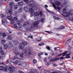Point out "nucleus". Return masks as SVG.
<instances>
[{
	"label": "nucleus",
	"mask_w": 73,
	"mask_h": 73,
	"mask_svg": "<svg viewBox=\"0 0 73 73\" xmlns=\"http://www.w3.org/2000/svg\"><path fill=\"white\" fill-rule=\"evenodd\" d=\"M46 49H47L48 50H50V47L48 46H47L46 47Z\"/></svg>",
	"instance_id": "38"
},
{
	"label": "nucleus",
	"mask_w": 73,
	"mask_h": 73,
	"mask_svg": "<svg viewBox=\"0 0 73 73\" xmlns=\"http://www.w3.org/2000/svg\"><path fill=\"white\" fill-rule=\"evenodd\" d=\"M6 36H7V35H6V34H5V33H3V34H2L3 37H6Z\"/></svg>",
	"instance_id": "40"
},
{
	"label": "nucleus",
	"mask_w": 73,
	"mask_h": 73,
	"mask_svg": "<svg viewBox=\"0 0 73 73\" xmlns=\"http://www.w3.org/2000/svg\"><path fill=\"white\" fill-rule=\"evenodd\" d=\"M23 18H24V19H26V17L25 15H23Z\"/></svg>",
	"instance_id": "56"
},
{
	"label": "nucleus",
	"mask_w": 73,
	"mask_h": 73,
	"mask_svg": "<svg viewBox=\"0 0 73 73\" xmlns=\"http://www.w3.org/2000/svg\"><path fill=\"white\" fill-rule=\"evenodd\" d=\"M14 19L15 21H17V17H14Z\"/></svg>",
	"instance_id": "43"
},
{
	"label": "nucleus",
	"mask_w": 73,
	"mask_h": 73,
	"mask_svg": "<svg viewBox=\"0 0 73 73\" xmlns=\"http://www.w3.org/2000/svg\"><path fill=\"white\" fill-rule=\"evenodd\" d=\"M56 10L57 9H58V10H60V7H56Z\"/></svg>",
	"instance_id": "64"
},
{
	"label": "nucleus",
	"mask_w": 73,
	"mask_h": 73,
	"mask_svg": "<svg viewBox=\"0 0 73 73\" xmlns=\"http://www.w3.org/2000/svg\"><path fill=\"white\" fill-rule=\"evenodd\" d=\"M28 38H33V37L32 35H30L28 36Z\"/></svg>",
	"instance_id": "53"
},
{
	"label": "nucleus",
	"mask_w": 73,
	"mask_h": 73,
	"mask_svg": "<svg viewBox=\"0 0 73 73\" xmlns=\"http://www.w3.org/2000/svg\"><path fill=\"white\" fill-rule=\"evenodd\" d=\"M58 60V58H56V59L54 58L53 59V62H54L55 61H56V60Z\"/></svg>",
	"instance_id": "44"
},
{
	"label": "nucleus",
	"mask_w": 73,
	"mask_h": 73,
	"mask_svg": "<svg viewBox=\"0 0 73 73\" xmlns=\"http://www.w3.org/2000/svg\"><path fill=\"white\" fill-rule=\"evenodd\" d=\"M13 42L14 43V44L15 45H17L19 44V42H18V41L17 40H14Z\"/></svg>",
	"instance_id": "18"
},
{
	"label": "nucleus",
	"mask_w": 73,
	"mask_h": 73,
	"mask_svg": "<svg viewBox=\"0 0 73 73\" xmlns=\"http://www.w3.org/2000/svg\"><path fill=\"white\" fill-rule=\"evenodd\" d=\"M54 19H55L56 20H58L59 21H62V19L58 17H56L55 16L53 17Z\"/></svg>",
	"instance_id": "11"
},
{
	"label": "nucleus",
	"mask_w": 73,
	"mask_h": 73,
	"mask_svg": "<svg viewBox=\"0 0 73 73\" xmlns=\"http://www.w3.org/2000/svg\"><path fill=\"white\" fill-rule=\"evenodd\" d=\"M17 56H14L15 58H13L11 60V62H13V63L15 65V61H16V60H17V59H19V58H15V57H16Z\"/></svg>",
	"instance_id": "8"
},
{
	"label": "nucleus",
	"mask_w": 73,
	"mask_h": 73,
	"mask_svg": "<svg viewBox=\"0 0 73 73\" xmlns=\"http://www.w3.org/2000/svg\"><path fill=\"white\" fill-rule=\"evenodd\" d=\"M65 28V27L64 26H62L61 27H60L58 28V29H60V30H61V29H64Z\"/></svg>",
	"instance_id": "24"
},
{
	"label": "nucleus",
	"mask_w": 73,
	"mask_h": 73,
	"mask_svg": "<svg viewBox=\"0 0 73 73\" xmlns=\"http://www.w3.org/2000/svg\"><path fill=\"white\" fill-rule=\"evenodd\" d=\"M36 40L38 41H41V38L39 37V38H36Z\"/></svg>",
	"instance_id": "32"
},
{
	"label": "nucleus",
	"mask_w": 73,
	"mask_h": 73,
	"mask_svg": "<svg viewBox=\"0 0 73 73\" xmlns=\"http://www.w3.org/2000/svg\"><path fill=\"white\" fill-rule=\"evenodd\" d=\"M67 3H66V2H64L63 3L64 5H67Z\"/></svg>",
	"instance_id": "60"
},
{
	"label": "nucleus",
	"mask_w": 73,
	"mask_h": 73,
	"mask_svg": "<svg viewBox=\"0 0 73 73\" xmlns=\"http://www.w3.org/2000/svg\"><path fill=\"white\" fill-rule=\"evenodd\" d=\"M7 19H8V20H12V19H13V18L12 17L11 15H10V16H8L7 17Z\"/></svg>",
	"instance_id": "21"
},
{
	"label": "nucleus",
	"mask_w": 73,
	"mask_h": 73,
	"mask_svg": "<svg viewBox=\"0 0 73 73\" xmlns=\"http://www.w3.org/2000/svg\"><path fill=\"white\" fill-rule=\"evenodd\" d=\"M20 21H18L17 22V23L18 25H19V26H20Z\"/></svg>",
	"instance_id": "52"
},
{
	"label": "nucleus",
	"mask_w": 73,
	"mask_h": 73,
	"mask_svg": "<svg viewBox=\"0 0 73 73\" xmlns=\"http://www.w3.org/2000/svg\"><path fill=\"white\" fill-rule=\"evenodd\" d=\"M41 17L40 16H38L37 18V21H38L41 20Z\"/></svg>",
	"instance_id": "30"
},
{
	"label": "nucleus",
	"mask_w": 73,
	"mask_h": 73,
	"mask_svg": "<svg viewBox=\"0 0 73 73\" xmlns=\"http://www.w3.org/2000/svg\"><path fill=\"white\" fill-rule=\"evenodd\" d=\"M7 64H8V65H9L10 66H11V65H12L11 63L9 62L7 63Z\"/></svg>",
	"instance_id": "57"
},
{
	"label": "nucleus",
	"mask_w": 73,
	"mask_h": 73,
	"mask_svg": "<svg viewBox=\"0 0 73 73\" xmlns=\"http://www.w3.org/2000/svg\"><path fill=\"white\" fill-rule=\"evenodd\" d=\"M23 42V44H24V45H28V43L26 41H25Z\"/></svg>",
	"instance_id": "36"
},
{
	"label": "nucleus",
	"mask_w": 73,
	"mask_h": 73,
	"mask_svg": "<svg viewBox=\"0 0 73 73\" xmlns=\"http://www.w3.org/2000/svg\"><path fill=\"white\" fill-rule=\"evenodd\" d=\"M21 62V60H17L15 62H14L15 65H16V64H17V63H19V62Z\"/></svg>",
	"instance_id": "19"
},
{
	"label": "nucleus",
	"mask_w": 73,
	"mask_h": 73,
	"mask_svg": "<svg viewBox=\"0 0 73 73\" xmlns=\"http://www.w3.org/2000/svg\"><path fill=\"white\" fill-rule=\"evenodd\" d=\"M25 28L27 31H29V28L28 27H26Z\"/></svg>",
	"instance_id": "61"
},
{
	"label": "nucleus",
	"mask_w": 73,
	"mask_h": 73,
	"mask_svg": "<svg viewBox=\"0 0 73 73\" xmlns=\"http://www.w3.org/2000/svg\"><path fill=\"white\" fill-rule=\"evenodd\" d=\"M30 6L31 7H32L29 9V12L31 14L30 17H33V16L34 12H35V11H34V9L36 10V9H37V6H33L31 5H30Z\"/></svg>",
	"instance_id": "1"
},
{
	"label": "nucleus",
	"mask_w": 73,
	"mask_h": 73,
	"mask_svg": "<svg viewBox=\"0 0 73 73\" xmlns=\"http://www.w3.org/2000/svg\"><path fill=\"white\" fill-rule=\"evenodd\" d=\"M70 13H69V16H70V15H72V14H73V10H72L70 11Z\"/></svg>",
	"instance_id": "35"
},
{
	"label": "nucleus",
	"mask_w": 73,
	"mask_h": 73,
	"mask_svg": "<svg viewBox=\"0 0 73 73\" xmlns=\"http://www.w3.org/2000/svg\"><path fill=\"white\" fill-rule=\"evenodd\" d=\"M7 38L9 40H11L12 39V36L11 35H9L7 36Z\"/></svg>",
	"instance_id": "22"
},
{
	"label": "nucleus",
	"mask_w": 73,
	"mask_h": 73,
	"mask_svg": "<svg viewBox=\"0 0 73 73\" xmlns=\"http://www.w3.org/2000/svg\"><path fill=\"white\" fill-rule=\"evenodd\" d=\"M14 4V3L13 2H11L9 3V5H10V7H12V5H13Z\"/></svg>",
	"instance_id": "29"
},
{
	"label": "nucleus",
	"mask_w": 73,
	"mask_h": 73,
	"mask_svg": "<svg viewBox=\"0 0 73 73\" xmlns=\"http://www.w3.org/2000/svg\"><path fill=\"white\" fill-rule=\"evenodd\" d=\"M63 13H64L66 15V16L65 15H63V16L64 17H69V14L67 13V10H66V8H64L63 9Z\"/></svg>",
	"instance_id": "4"
},
{
	"label": "nucleus",
	"mask_w": 73,
	"mask_h": 73,
	"mask_svg": "<svg viewBox=\"0 0 73 73\" xmlns=\"http://www.w3.org/2000/svg\"><path fill=\"white\" fill-rule=\"evenodd\" d=\"M49 1H50L52 3H54V0H49Z\"/></svg>",
	"instance_id": "59"
},
{
	"label": "nucleus",
	"mask_w": 73,
	"mask_h": 73,
	"mask_svg": "<svg viewBox=\"0 0 73 73\" xmlns=\"http://www.w3.org/2000/svg\"><path fill=\"white\" fill-rule=\"evenodd\" d=\"M0 16L1 19H5V17L4 15H3V14H1L0 15Z\"/></svg>",
	"instance_id": "17"
},
{
	"label": "nucleus",
	"mask_w": 73,
	"mask_h": 73,
	"mask_svg": "<svg viewBox=\"0 0 73 73\" xmlns=\"http://www.w3.org/2000/svg\"><path fill=\"white\" fill-rule=\"evenodd\" d=\"M22 27H24V28H25L27 27V24L26 23H25L23 24L22 25H21Z\"/></svg>",
	"instance_id": "25"
},
{
	"label": "nucleus",
	"mask_w": 73,
	"mask_h": 73,
	"mask_svg": "<svg viewBox=\"0 0 73 73\" xmlns=\"http://www.w3.org/2000/svg\"><path fill=\"white\" fill-rule=\"evenodd\" d=\"M6 42V40L4 39L2 40L1 41V43L3 45H4V44Z\"/></svg>",
	"instance_id": "20"
},
{
	"label": "nucleus",
	"mask_w": 73,
	"mask_h": 73,
	"mask_svg": "<svg viewBox=\"0 0 73 73\" xmlns=\"http://www.w3.org/2000/svg\"><path fill=\"white\" fill-rule=\"evenodd\" d=\"M23 1L25 4H29L30 8H32V7H31L30 5H32L33 7L35 6V2L32 0L30 1L29 2L28 1V0H23Z\"/></svg>",
	"instance_id": "2"
},
{
	"label": "nucleus",
	"mask_w": 73,
	"mask_h": 73,
	"mask_svg": "<svg viewBox=\"0 0 73 73\" xmlns=\"http://www.w3.org/2000/svg\"><path fill=\"white\" fill-rule=\"evenodd\" d=\"M18 8V6L17 5H16L14 6V9H16Z\"/></svg>",
	"instance_id": "46"
},
{
	"label": "nucleus",
	"mask_w": 73,
	"mask_h": 73,
	"mask_svg": "<svg viewBox=\"0 0 73 73\" xmlns=\"http://www.w3.org/2000/svg\"><path fill=\"white\" fill-rule=\"evenodd\" d=\"M44 19L42 18L40 21V23H42L44 22Z\"/></svg>",
	"instance_id": "45"
},
{
	"label": "nucleus",
	"mask_w": 73,
	"mask_h": 73,
	"mask_svg": "<svg viewBox=\"0 0 73 73\" xmlns=\"http://www.w3.org/2000/svg\"><path fill=\"white\" fill-rule=\"evenodd\" d=\"M7 69H8V67H6L4 68L5 71H7Z\"/></svg>",
	"instance_id": "47"
},
{
	"label": "nucleus",
	"mask_w": 73,
	"mask_h": 73,
	"mask_svg": "<svg viewBox=\"0 0 73 73\" xmlns=\"http://www.w3.org/2000/svg\"><path fill=\"white\" fill-rule=\"evenodd\" d=\"M14 27L16 29H17L18 28V27H17V25L15 24L14 25Z\"/></svg>",
	"instance_id": "41"
},
{
	"label": "nucleus",
	"mask_w": 73,
	"mask_h": 73,
	"mask_svg": "<svg viewBox=\"0 0 73 73\" xmlns=\"http://www.w3.org/2000/svg\"><path fill=\"white\" fill-rule=\"evenodd\" d=\"M21 66H26L27 65V63L24 62H21Z\"/></svg>",
	"instance_id": "12"
},
{
	"label": "nucleus",
	"mask_w": 73,
	"mask_h": 73,
	"mask_svg": "<svg viewBox=\"0 0 73 73\" xmlns=\"http://www.w3.org/2000/svg\"><path fill=\"white\" fill-rule=\"evenodd\" d=\"M43 54V53L42 52H40L38 54V56H41V55H42Z\"/></svg>",
	"instance_id": "42"
},
{
	"label": "nucleus",
	"mask_w": 73,
	"mask_h": 73,
	"mask_svg": "<svg viewBox=\"0 0 73 73\" xmlns=\"http://www.w3.org/2000/svg\"><path fill=\"white\" fill-rule=\"evenodd\" d=\"M11 23L12 24H13L15 23V22L14 21L13 18L11 20Z\"/></svg>",
	"instance_id": "28"
},
{
	"label": "nucleus",
	"mask_w": 73,
	"mask_h": 73,
	"mask_svg": "<svg viewBox=\"0 0 73 73\" xmlns=\"http://www.w3.org/2000/svg\"><path fill=\"white\" fill-rule=\"evenodd\" d=\"M70 40H71L70 39H68L66 41V43H65V45L66 46L67 45H68V44H69L70 42Z\"/></svg>",
	"instance_id": "13"
},
{
	"label": "nucleus",
	"mask_w": 73,
	"mask_h": 73,
	"mask_svg": "<svg viewBox=\"0 0 73 73\" xmlns=\"http://www.w3.org/2000/svg\"><path fill=\"white\" fill-rule=\"evenodd\" d=\"M2 24H7V22L6 21V20L5 19H4L2 20Z\"/></svg>",
	"instance_id": "16"
},
{
	"label": "nucleus",
	"mask_w": 73,
	"mask_h": 73,
	"mask_svg": "<svg viewBox=\"0 0 73 73\" xmlns=\"http://www.w3.org/2000/svg\"><path fill=\"white\" fill-rule=\"evenodd\" d=\"M24 54L23 52H21L20 54V57L22 58L24 57Z\"/></svg>",
	"instance_id": "23"
},
{
	"label": "nucleus",
	"mask_w": 73,
	"mask_h": 73,
	"mask_svg": "<svg viewBox=\"0 0 73 73\" xmlns=\"http://www.w3.org/2000/svg\"><path fill=\"white\" fill-rule=\"evenodd\" d=\"M46 61H47V58H46L44 59V62H46Z\"/></svg>",
	"instance_id": "54"
},
{
	"label": "nucleus",
	"mask_w": 73,
	"mask_h": 73,
	"mask_svg": "<svg viewBox=\"0 0 73 73\" xmlns=\"http://www.w3.org/2000/svg\"><path fill=\"white\" fill-rule=\"evenodd\" d=\"M12 46V44L10 42L9 44L8 45L7 44H6L4 45V48H5V49H7V48H8V47L9 48H11V47Z\"/></svg>",
	"instance_id": "5"
},
{
	"label": "nucleus",
	"mask_w": 73,
	"mask_h": 73,
	"mask_svg": "<svg viewBox=\"0 0 73 73\" xmlns=\"http://www.w3.org/2000/svg\"><path fill=\"white\" fill-rule=\"evenodd\" d=\"M69 1V0H64V2L66 3H68Z\"/></svg>",
	"instance_id": "55"
},
{
	"label": "nucleus",
	"mask_w": 73,
	"mask_h": 73,
	"mask_svg": "<svg viewBox=\"0 0 73 73\" xmlns=\"http://www.w3.org/2000/svg\"><path fill=\"white\" fill-rule=\"evenodd\" d=\"M4 67L3 66H1L0 67V70H2L4 69Z\"/></svg>",
	"instance_id": "33"
},
{
	"label": "nucleus",
	"mask_w": 73,
	"mask_h": 73,
	"mask_svg": "<svg viewBox=\"0 0 73 73\" xmlns=\"http://www.w3.org/2000/svg\"><path fill=\"white\" fill-rule=\"evenodd\" d=\"M65 58H70V56H66L65 57Z\"/></svg>",
	"instance_id": "50"
},
{
	"label": "nucleus",
	"mask_w": 73,
	"mask_h": 73,
	"mask_svg": "<svg viewBox=\"0 0 73 73\" xmlns=\"http://www.w3.org/2000/svg\"><path fill=\"white\" fill-rule=\"evenodd\" d=\"M1 53V54L2 55H4V51L2 50L1 51H0Z\"/></svg>",
	"instance_id": "34"
},
{
	"label": "nucleus",
	"mask_w": 73,
	"mask_h": 73,
	"mask_svg": "<svg viewBox=\"0 0 73 73\" xmlns=\"http://www.w3.org/2000/svg\"><path fill=\"white\" fill-rule=\"evenodd\" d=\"M24 10L25 11H28V8L27 7H24Z\"/></svg>",
	"instance_id": "31"
},
{
	"label": "nucleus",
	"mask_w": 73,
	"mask_h": 73,
	"mask_svg": "<svg viewBox=\"0 0 73 73\" xmlns=\"http://www.w3.org/2000/svg\"><path fill=\"white\" fill-rule=\"evenodd\" d=\"M55 4L58 6H60L61 5V3L60 2L58 1H56L55 2Z\"/></svg>",
	"instance_id": "14"
},
{
	"label": "nucleus",
	"mask_w": 73,
	"mask_h": 73,
	"mask_svg": "<svg viewBox=\"0 0 73 73\" xmlns=\"http://www.w3.org/2000/svg\"><path fill=\"white\" fill-rule=\"evenodd\" d=\"M9 70L11 72H13L15 69V68L14 67H11L9 68Z\"/></svg>",
	"instance_id": "10"
},
{
	"label": "nucleus",
	"mask_w": 73,
	"mask_h": 73,
	"mask_svg": "<svg viewBox=\"0 0 73 73\" xmlns=\"http://www.w3.org/2000/svg\"><path fill=\"white\" fill-rule=\"evenodd\" d=\"M66 54H67V52H65L62 53V56H65L66 55Z\"/></svg>",
	"instance_id": "37"
},
{
	"label": "nucleus",
	"mask_w": 73,
	"mask_h": 73,
	"mask_svg": "<svg viewBox=\"0 0 73 73\" xmlns=\"http://www.w3.org/2000/svg\"><path fill=\"white\" fill-rule=\"evenodd\" d=\"M34 14V15L35 16H38V15H39V13L38 12L35 13Z\"/></svg>",
	"instance_id": "27"
},
{
	"label": "nucleus",
	"mask_w": 73,
	"mask_h": 73,
	"mask_svg": "<svg viewBox=\"0 0 73 73\" xmlns=\"http://www.w3.org/2000/svg\"><path fill=\"white\" fill-rule=\"evenodd\" d=\"M26 23L27 24V26L28 27H29V25H30V24H29V23L28 22H27Z\"/></svg>",
	"instance_id": "51"
},
{
	"label": "nucleus",
	"mask_w": 73,
	"mask_h": 73,
	"mask_svg": "<svg viewBox=\"0 0 73 73\" xmlns=\"http://www.w3.org/2000/svg\"><path fill=\"white\" fill-rule=\"evenodd\" d=\"M64 58V57L63 56H61L60 58H58V60H59V59H60V60H62Z\"/></svg>",
	"instance_id": "39"
},
{
	"label": "nucleus",
	"mask_w": 73,
	"mask_h": 73,
	"mask_svg": "<svg viewBox=\"0 0 73 73\" xmlns=\"http://www.w3.org/2000/svg\"><path fill=\"white\" fill-rule=\"evenodd\" d=\"M18 4L19 5V6H21L23 5L24 4V3H23V1L19 2H18Z\"/></svg>",
	"instance_id": "15"
},
{
	"label": "nucleus",
	"mask_w": 73,
	"mask_h": 73,
	"mask_svg": "<svg viewBox=\"0 0 73 73\" xmlns=\"http://www.w3.org/2000/svg\"><path fill=\"white\" fill-rule=\"evenodd\" d=\"M22 8H20L19 9V12L20 13L21 12H22Z\"/></svg>",
	"instance_id": "49"
},
{
	"label": "nucleus",
	"mask_w": 73,
	"mask_h": 73,
	"mask_svg": "<svg viewBox=\"0 0 73 73\" xmlns=\"http://www.w3.org/2000/svg\"><path fill=\"white\" fill-rule=\"evenodd\" d=\"M33 62H34V63H36L37 62V60H34L33 61Z\"/></svg>",
	"instance_id": "58"
},
{
	"label": "nucleus",
	"mask_w": 73,
	"mask_h": 73,
	"mask_svg": "<svg viewBox=\"0 0 73 73\" xmlns=\"http://www.w3.org/2000/svg\"><path fill=\"white\" fill-rule=\"evenodd\" d=\"M17 13H18L17 12L14 13V14H15V15H16V16H17Z\"/></svg>",
	"instance_id": "62"
},
{
	"label": "nucleus",
	"mask_w": 73,
	"mask_h": 73,
	"mask_svg": "<svg viewBox=\"0 0 73 73\" xmlns=\"http://www.w3.org/2000/svg\"><path fill=\"white\" fill-rule=\"evenodd\" d=\"M23 52L25 53H27L29 54H31V48H27L26 49H24L23 50Z\"/></svg>",
	"instance_id": "3"
},
{
	"label": "nucleus",
	"mask_w": 73,
	"mask_h": 73,
	"mask_svg": "<svg viewBox=\"0 0 73 73\" xmlns=\"http://www.w3.org/2000/svg\"><path fill=\"white\" fill-rule=\"evenodd\" d=\"M31 23H32L34 27H38V24H39V22L38 21H36L35 22H34L33 21H31Z\"/></svg>",
	"instance_id": "6"
},
{
	"label": "nucleus",
	"mask_w": 73,
	"mask_h": 73,
	"mask_svg": "<svg viewBox=\"0 0 73 73\" xmlns=\"http://www.w3.org/2000/svg\"><path fill=\"white\" fill-rule=\"evenodd\" d=\"M40 16H42V12L40 11Z\"/></svg>",
	"instance_id": "63"
},
{
	"label": "nucleus",
	"mask_w": 73,
	"mask_h": 73,
	"mask_svg": "<svg viewBox=\"0 0 73 73\" xmlns=\"http://www.w3.org/2000/svg\"><path fill=\"white\" fill-rule=\"evenodd\" d=\"M19 47L20 49H24L25 47V45H24V43L22 42L20 43Z\"/></svg>",
	"instance_id": "7"
},
{
	"label": "nucleus",
	"mask_w": 73,
	"mask_h": 73,
	"mask_svg": "<svg viewBox=\"0 0 73 73\" xmlns=\"http://www.w3.org/2000/svg\"><path fill=\"white\" fill-rule=\"evenodd\" d=\"M13 9V7H10V9L8 11L10 15H12V10Z\"/></svg>",
	"instance_id": "9"
},
{
	"label": "nucleus",
	"mask_w": 73,
	"mask_h": 73,
	"mask_svg": "<svg viewBox=\"0 0 73 73\" xmlns=\"http://www.w3.org/2000/svg\"><path fill=\"white\" fill-rule=\"evenodd\" d=\"M53 7H54V8H55V9H56V10H57V8H56V5H54V4H53Z\"/></svg>",
	"instance_id": "48"
},
{
	"label": "nucleus",
	"mask_w": 73,
	"mask_h": 73,
	"mask_svg": "<svg viewBox=\"0 0 73 73\" xmlns=\"http://www.w3.org/2000/svg\"><path fill=\"white\" fill-rule=\"evenodd\" d=\"M15 54L16 55H19L20 54V52H18L17 51H15Z\"/></svg>",
	"instance_id": "26"
}]
</instances>
